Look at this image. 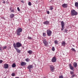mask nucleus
<instances>
[{
    "label": "nucleus",
    "mask_w": 78,
    "mask_h": 78,
    "mask_svg": "<svg viewBox=\"0 0 78 78\" xmlns=\"http://www.w3.org/2000/svg\"><path fill=\"white\" fill-rule=\"evenodd\" d=\"M3 50V47H0V51H2Z\"/></svg>",
    "instance_id": "473e14b6"
},
{
    "label": "nucleus",
    "mask_w": 78,
    "mask_h": 78,
    "mask_svg": "<svg viewBox=\"0 0 78 78\" xmlns=\"http://www.w3.org/2000/svg\"><path fill=\"white\" fill-rule=\"evenodd\" d=\"M26 61L27 62H29V61H30V59L28 58H27L26 59Z\"/></svg>",
    "instance_id": "bb28decb"
},
{
    "label": "nucleus",
    "mask_w": 78,
    "mask_h": 78,
    "mask_svg": "<svg viewBox=\"0 0 78 78\" xmlns=\"http://www.w3.org/2000/svg\"><path fill=\"white\" fill-rule=\"evenodd\" d=\"M46 12L48 14H50V12H49V11H47Z\"/></svg>",
    "instance_id": "e433bc0d"
},
{
    "label": "nucleus",
    "mask_w": 78,
    "mask_h": 78,
    "mask_svg": "<svg viewBox=\"0 0 78 78\" xmlns=\"http://www.w3.org/2000/svg\"><path fill=\"white\" fill-rule=\"evenodd\" d=\"M71 14L72 16H76L78 14V12L76 11L75 10H73L71 11Z\"/></svg>",
    "instance_id": "7ed1b4c3"
},
{
    "label": "nucleus",
    "mask_w": 78,
    "mask_h": 78,
    "mask_svg": "<svg viewBox=\"0 0 78 78\" xmlns=\"http://www.w3.org/2000/svg\"><path fill=\"white\" fill-rule=\"evenodd\" d=\"M61 44L62 46H63V47H65V46H66V43L65 42V41H62V42Z\"/></svg>",
    "instance_id": "2eb2a0df"
},
{
    "label": "nucleus",
    "mask_w": 78,
    "mask_h": 78,
    "mask_svg": "<svg viewBox=\"0 0 78 78\" xmlns=\"http://www.w3.org/2000/svg\"><path fill=\"white\" fill-rule=\"evenodd\" d=\"M27 65V63L24 62H22L21 63V66H26Z\"/></svg>",
    "instance_id": "ddd939ff"
},
{
    "label": "nucleus",
    "mask_w": 78,
    "mask_h": 78,
    "mask_svg": "<svg viewBox=\"0 0 78 78\" xmlns=\"http://www.w3.org/2000/svg\"><path fill=\"white\" fill-rule=\"evenodd\" d=\"M28 39L31 40V39H32V38H31V37H28Z\"/></svg>",
    "instance_id": "f704fd0d"
},
{
    "label": "nucleus",
    "mask_w": 78,
    "mask_h": 78,
    "mask_svg": "<svg viewBox=\"0 0 78 78\" xmlns=\"http://www.w3.org/2000/svg\"><path fill=\"white\" fill-rule=\"evenodd\" d=\"M65 32V33H67V30L66 29H65L64 30Z\"/></svg>",
    "instance_id": "72a5a7b5"
},
{
    "label": "nucleus",
    "mask_w": 78,
    "mask_h": 78,
    "mask_svg": "<svg viewBox=\"0 0 78 78\" xmlns=\"http://www.w3.org/2000/svg\"><path fill=\"white\" fill-rule=\"evenodd\" d=\"M70 74L71 75H73L74 74V72L73 71H70Z\"/></svg>",
    "instance_id": "c756f323"
},
{
    "label": "nucleus",
    "mask_w": 78,
    "mask_h": 78,
    "mask_svg": "<svg viewBox=\"0 0 78 78\" xmlns=\"http://www.w3.org/2000/svg\"><path fill=\"white\" fill-rule=\"evenodd\" d=\"M27 53H29V55H31V54H33V51L30 50L27 51Z\"/></svg>",
    "instance_id": "a211bd4d"
},
{
    "label": "nucleus",
    "mask_w": 78,
    "mask_h": 78,
    "mask_svg": "<svg viewBox=\"0 0 78 78\" xmlns=\"http://www.w3.org/2000/svg\"><path fill=\"white\" fill-rule=\"evenodd\" d=\"M12 76H15V73H13L12 74Z\"/></svg>",
    "instance_id": "2f4dec72"
},
{
    "label": "nucleus",
    "mask_w": 78,
    "mask_h": 78,
    "mask_svg": "<svg viewBox=\"0 0 78 78\" xmlns=\"http://www.w3.org/2000/svg\"><path fill=\"white\" fill-rule=\"evenodd\" d=\"M15 48V49H16L17 53H20L21 51H20V49H19V48Z\"/></svg>",
    "instance_id": "f8f14e48"
},
{
    "label": "nucleus",
    "mask_w": 78,
    "mask_h": 78,
    "mask_svg": "<svg viewBox=\"0 0 78 78\" xmlns=\"http://www.w3.org/2000/svg\"><path fill=\"white\" fill-rule=\"evenodd\" d=\"M33 65H29L27 67V69H29V70H30V69H33Z\"/></svg>",
    "instance_id": "9d476101"
},
{
    "label": "nucleus",
    "mask_w": 78,
    "mask_h": 78,
    "mask_svg": "<svg viewBox=\"0 0 78 78\" xmlns=\"http://www.w3.org/2000/svg\"><path fill=\"white\" fill-rule=\"evenodd\" d=\"M73 66L74 67L76 68V67L77 66H78L77 65V63H76V62H74L73 64Z\"/></svg>",
    "instance_id": "f3484780"
},
{
    "label": "nucleus",
    "mask_w": 78,
    "mask_h": 78,
    "mask_svg": "<svg viewBox=\"0 0 78 78\" xmlns=\"http://www.w3.org/2000/svg\"><path fill=\"white\" fill-rule=\"evenodd\" d=\"M50 8L49 9L50 10H52L53 9V7H52V6H51Z\"/></svg>",
    "instance_id": "393cba45"
},
{
    "label": "nucleus",
    "mask_w": 78,
    "mask_h": 78,
    "mask_svg": "<svg viewBox=\"0 0 78 78\" xmlns=\"http://www.w3.org/2000/svg\"><path fill=\"white\" fill-rule=\"evenodd\" d=\"M2 62H3V61H2V60H0V64H2Z\"/></svg>",
    "instance_id": "4c0bfd02"
},
{
    "label": "nucleus",
    "mask_w": 78,
    "mask_h": 78,
    "mask_svg": "<svg viewBox=\"0 0 78 78\" xmlns=\"http://www.w3.org/2000/svg\"><path fill=\"white\" fill-rule=\"evenodd\" d=\"M43 43L44 44V46H47V45H48V42L45 40H44L43 41Z\"/></svg>",
    "instance_id": "6e6552de"
},
{
    "label": "nucleus",
    "mask_w": 78,
    "mask_h": 78,
    "mask_svg": "<svg viewBox=\"0 0 78 78\" xmlns=\"http://www.w3.org/2000/svg\"><path fill=\"white\" fill-rule=\"evenodd\" d=\"M50 69L51 70V72H54L55 70V67L52 65L50 66Z\"/></svg>",
    "instance_id": "0eeeda50"
},
{
    "label": "nucleus",
    "mask_w": 78,
    "mask_h": 78,
    "mask_svg": "<svg viewBox=\"0 0 78 78\" xmlns=\"http://www.w3.org/2000/svg\"><path fill=\"white\" fill-rule=\"evenodd\" d=\"M23 29H22L21 27H19L16 30V34L17 36H20V35H21V33L22 32Z\"/></svg>",
    "instance_id": "f257e3e1"
},
{
    "label": "nucleus",
    "mask_w": 78,
    "mask_h": 78,
    "mask_svg": "<svg viewBox=\"0 0 78 78\" xmlns=\"http://www.w3.org/2000/svg\"><path fill=\"white\" fill-rule=\"evenodd\" d=\"M71 50L73 51H75V52H76V50L74 48H72L71 49Z\"/></svg>",
    "instance_id": "b1692460"
},
{
    "label": "nucleus",
    "mask_w": 78,
    "mask_h": 78,
    "mask_svg": "<svg viewBox=\"0 0 78 78\" xmlns=\"http://www.w3.org/2000/svg\"><path fill=\"white\" fill-rule=\"evenodd\" d=\"M14 17V14H11L10 15V18H13Z\"/></svg>",
    "instance_id": "6ab92c4d"
},
{
    "label": "nucleus",
    "mask_w": 78,
    "mask_h": 78,
    "mask_svg": "<svg viewBox=\"0 0 78 78\" xmlns=\"http://www.w3.org/2000/svg\"><path fill=\"white\" fill-rule=\"evenodd\" d=\"M75 6L78 8V2H75Z\"/></svg>",
    "instance_id": "aec40b11"
},
{
    "label": "nucleus",
    "mask_w": 78,
    "mask_h": 78,
    "mask_svg": "<svg viewBox=\"0 0 78 78\" xmlns=\"http://www.w3.org/2000/svg\"><path fill=\"white\" fill-rule=\"evenodd\" d=\"M55 44H58V41L57 40H55L54 41Z\"/></svg>",
    "instance_id": "4be33fe9"
},
{
    "label": "nucleus",
    "mask_w": 78,
    "mask_h": 78,
    "mask_svg": "<svg viewBox=\"0 0 78 78\" xmlns=\"http://www.w3.org/2000/svg\"><path fill=\"white\" fill-rule=\"evenodd\" d=\"M28 5L29 6H31V3L30 2H28Z\"/></svg>",
    "instance_id": "7c9ffc66"
},
{
    "label": "nucleus",
    "mask_w": 78,
    "mask_h": 78,
    "mask_svg": "<svg viewBox=\"0 0 78 78\" xmlns=\"http://www.w3.org/2000/svg\"><path fill=\"white\" fill-rule=\"evenodd\" d=\"M50 23V22L48 21H44V23H43L44 25H48Z\"/></svg>",
    "instance_id": "4468645a"
},
{
    "label": "nucleus",
    "mask_w": 78,
    "mask_h": 78,
    "mask_svg": "<svg viewBox=\"0 0 78 78\" xmlns=\"http://www.w3.org/2000/svg\"><path fill=\"white\" fill-rule=\"evenodd\" d=\"M43 37H45L46 36V33H44L43 34Z\"/></svg>",
    "instance_id": "a878e982"
},
{
    "label": "nucleus",
    "mask_w": 78,
    "mask_h": 78,
    "mask_svg": "<svg viewBox=\"0 0 78 78\" xmlns=\"http://www.w3.org/2000/svg\"><path fill=\"white\" fill-rule=\"evenodd\" d=\"M69 68L70 69H71V70H73V71H74V68H73V66H72V64H71V63H70L69 65Z\"/></svg>",
    "instance_id": "1a4fd4ad"
},
{
    "label": "nucleus",
    "mask_w": 78,
    "mask_h": 78,
    "mask_svg": "<svg viewBox=\"0 0 78 78\" xmlns=\"http://www.w3.org/2000/svg\"><path fill=\"white\" fill-rule=\"evenodd\" d=\"M11 8H10V11H11V12H14V11L13 9H12L11 10Z\"/></svg>",
    "instance_id": "cd10ccee"
},
{
    "label": "nucleus",
    "mask_w": 78,
    "mask_h": 78,
    "mask_svg": "<svg viewBox=\"0 0 78 78\" xmlns=\"http://www.w3.org/2000/svg\"><path fill=\"white\" fill-rule=\"evenodd\" d=\"M15 78H19V77H16Z\"/></svg>",
    "instance_id": "79ce46f5"
},
{
    "label": "nucleus",
    "mask_w": 78,
    "mask_h": 78,
    "mask_svg": "<svg viewBox=\"0 0 78 78\" xmlns=\"http://www.w3.org/2000/svg\"><path fill=\"white\" fill-rule=\"evenodd\" d=\"M52 51H55V48L54 47H53L52 48Z\"/></svg>",
    "instance_id": "c85d7f7f"
},
{
    "label": "nucleus",
    "mask_w": 78,
    "mask_h": 78,
    "mask_svg": "<svg viewBox=\"0 0 78 78\" xmlns=\"http://www.w3.org/2000/svg\"><path fill=\"white\" fill-rule=\"evenodd\" d=\"M3 3H5V2L4 1L3 2Z\"/></svg>",
    "instance_id": "a19ab883"
},
{
    "label": "nucleus",
    "mask_w": 78,
    "mask_h": 78,
    "mask_svg": "<svg viewBox=\"0 0 78 78\" xmlns=\"http://www.w3.org/2000/svg\"><path fill=\"white\" fill-rule=\"evenodd\" d=\"M75 76V75H73L71 76V77H74Z\"/></svg>",
    "instance_id": "58836bf2"
},
{
    "label": "nucleus",
    "mask_w": 78,
    "mask_h": 78,
    "mask_svg": "<svg viewBox=\"0 0 78 78\" xmlns=\"http://www.w3.org/2000/svg\"><path fill=\"white\" fill-rule=\"evenodd\" d=\"M62 6L63 8H67V6H68V5L67 4H64L62 5Z\"/></svg>",
    "instance_id": "9b49d317"
},
{
    "label": "nucleus",
    "mask_w": 78,
    "mask_h": 78,
    "mask_svg": "<svg viewBox=\"0 0 78 78\" xmlns=\"http://www.w3.org/2000/svg\"><path fill=\"white\" fill-rule=\"evenodd\" d=\"M16 66V64L15 63L13 64L12 66V67H15Z\"/></svg>",
    "instance_id": "412c9836"
},
{
    "label": "nucleus",
    "mask_w": 78,
    "mask_h": 78,
    "mask_svg": "<svg viewBox=\"0 0 78 78\" xmlns=\"http://www.w3.org/2000/svg\"><path fill=\"white\" fill-rule=\"evenodd\" d=\"M4 69H8V64H4Z\"/></svg>",
    "instance_id": "dca6fc26"
},
{
    "label": "nucleus",
    "mask_w": 78,
    "mask_h": 78,
    "mask_svg": "<svg viewBox=\"0 0 78 78\" xmlns=\"http://www.w3.org/2000/svg\"><path fill=\"white\" fill-rule=\"evenodd\" d=\"M73 47H75V46L74 45H73Z\"/></svg>",
    "instance_id": "37998d69"
},
{
    "label": "nucleus",
    "mask_w": 78,
    "mask_h": 78,
    "mask_svg": "<svg viewBox=\"0 0 78 78\" xmlns=\"http://www.w3.org/2000/svg\"><path fill=\"white\" fill-rule=\"evenodd\" d=\"M21 2H22V3H23V1H21Z\"/></svg>",
    "instance_id": "ea45409f"
},
{
    "label": "nucleus",
    "mask_w": 78,
    "mask_h": 78,
    "mask_svg": "<svg viewBox=\"0 0 78 78\" xmlns=\"http://www.w3.org/2000/svg\"><path fill=\"white\" fill-rule=\"evenodd\" d=\"M13 46L15 48H19L22 46V44L19 42H17L16 44L14 43L13 44Z\"/></svg>",
    "instance_id": "f03ea898"
},
{
    "label": "nucleus",
    "mask_w": 78,
    "mask_h": 78,
    "mask_svg": "<svg viewBox=\"0 0 78 78\" xmlns=\"http://www.w3.org/2000/svg\"><path fill=\"white\" fill-rule=\"evenodd\" d=\"M6 48H7V47L6 46H5L2 48V50H4V49H6Z\"/></svg>",
    "instance_id": "5701e85b"
},
{
    "label": "nucleus",
    "mask_w": 78,
    "mask_h": 78,
    "mask_svg": "<svg viewBox=\"0 0 78 78\" xmlns=\"http://www.w3.org/2000/svg\"><path fill=\"white\" fill-rule=\"evenodd\" d=\"M52 62H56V57H53L51 60Z\"/></svg>",
    "instance_id": "423d86ee"
},
{
    "label": "nucleus",
    "mask_w": 78,
    "mask_h": 78,
    "mask_svg": "<svg viewBox=\"0 0 78 78\" xmlns=\"http://www.w3.org/2000/svg\"><path fill=\"white\" fill-rule=\"evenodd\" d=\"M47 34L48 36H51V34L52 33V32L51 30H48L47 31Z\"/></svg>",
    "instance_id": "39448f33"
},
{
    "label": "nucleus",
    "mask_w": 78,
    "mask_h": 78,
    "mask_svg": "<svg viewBox=\"0 0 78 78\" xmlns=\"http://www.w3.org/2000/svg\"><path fill=\"white\" fill-rule=\"evenodd\" d=\"M17 9L18 11H20V9H19V7H17Z\"/></svg>",
    "instance_id": "c9c22d12"
},
{
    "label": "nucleus",
    "mask_w": 78,
    "mask_h": 78,
    "mask_svg": "<svg viewBox=\"0 0 78 78\" xmlns=\"http://www.w3.org/2000/svg\"><path fill=\"white\" fill-rule=\"evenodd\" d=\"M61 25L62 26L61 30L62 31L64 30V26H65V24L64 21H62L61 22Z\"/></svg>",
    "instance_id": "20e7f679"
}]
</instances>
